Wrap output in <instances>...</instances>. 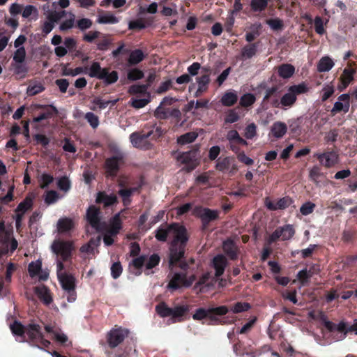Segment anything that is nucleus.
<instances>
[{
    "instance_id": "79ce46f5",
    "label": "nucleus",
    "mask_w": 357,
    "mask_h": 357,
    "mask_svg": "<svg viewBox=\"0 0 357 357\" xmlns=\"http://www.w3.org/2000/svg\"><path fill=\"white\" fill-rule=\"evenodd\" d=\"M350 107L349 102H342L337 101L335 102L333 109L331 110L332 116H335L336 114L343 112L344 114L349 112Z\"/></svg>"
},
{
    "instance_id": "b1692460",
    "label": "nucleus",
    "mask_w": 357,
    "mask_h": 357,
    "mask_svg": "<svg viewBox=\"0 0 357 357\" xmlns=\"http://www.w3.org/2000/svg\"><path fill=\"white\" fill-rule=\"evenodd\" d=\"M75 227V223L73 219L70 218H61L57 222V229L59 234H66Z\"/></svg>"
},
{
    "instance_id": "f03ea898",
    "label": "nucleus",
    "mask_w": 357,
    "mask_h": 357,
    "mask_svg": "<svg viewBox=\"0 0 357 357\" xmlns=\"http://www.w3.org/2000/svg\"><path fill=\"white\" fill-rule=\"evenodd\" d=\"M41 323V321L31 319L27 324H22L20 321L15 320L10 325V329L15 336L21 338L20 342H25L32 347L45 349L49 348L51 342L45 338Z\"/></svg>"
},
{
    "instance_id": "052dcab7",
    "label": "nucleus",
    "mask_w": 357,
    "mask_h": 357,
    "mask_svg": "<svg viewBox=\"0 0 357 357\" xmlns=\"http://www.w3.org/2000/svg\"><path fill=\"white\" fill-rule=\"evenodd\" d=\"M144 73L138 68L131 69L128 73V79L131 81H136L144 77Z\"/></svg>"
},
{
    "instance_id": "f704fd0d",
    "label": "nucleus",
    "mask_w": 357,
    "mask_h": 357,
    "mask_svg": "<svg viewBox=\"0 0 357 357\" xmlns=\"http://www.w3.org/2000/svg\"><path fill=\"white\" fill-rule=\"evenodd\" d=\"M33 204V198L30 196H26L25 199L18 204L15 211L25 213L32 208Z\"/></svg>"
},
{
    "instance_id": "cd10ccee",
    "label": "nucleus",
    "mask_w": 357,
    "mask_h": 357,
    "mask_svg": "<svg viewBox=\"0 0 357 357\" xmlns=\"http://www.w3.org/2000/svg\"><path fill=\"white\" fill-rule=\"evenodd\" d=\"M297 100V97L288 90L287 93L282 96L280 99L281 108L286 109L288 107H292Z\"/></svg>"
},
{
    "instance_id": "4c0bfd02",
    "label": "nucleus",
    "mask_w": 357,
    "mask_h": 357,
    "mask_svg": "<svg viewBox=\"0 0 357 357\" xmlns=\"http://www.w3.org/2000/svg\"><path fill=\"white\" fill-rule=\"evenodd\" d=\"M270 0H251L250 6L251 10L255 13H261L266 10Z\"/></svg>"
},
{
    "instance_id": "a211bd4d",
    "label": "nucleus",
    "mask_w": 357,
    "mask_h": 357,
    "mask_svg": "<svg viewBox=\"0 0 357 357\" xmlns=\"http://www.w3.org/2000/svg\"><path fill=\"white\" fill-rule=\"evenodd\" d=\"M154 116L160 120H165L169 117L180 119L181 113L177 108H165L162 105H159L154 112Z\"/></svg>"
},
{
    "instance_id": "a18cd8bd",
    "label": "nucleus",
    "mask_w": 357,
    "mask_h": 357,
    "mask_svg": "<svg viewBox=\"0 0 357 357\" xmlns=\"http://www.w3.org/2000/svg\"><path fill=\"white\" fill-rule=\"evenodd\" d=\"M146 259V256L143 255L132 260L130 265H132L135 268L138 270V273H136L137 275H140L142 273L141 269L146 264L145 262Z\"/></svg>"
},
{
    "instance_id": "473e14b6",
    "label": "nucleus",
    "mask_w": 357,
    "mask_h": 357,
    "mask_svg": "<svg viewBox=\"0 0 357 357\" xmlns=\"http://www.w3.org/2000/svg\"><path fill=\"white\" fill-rule=\"evenodd\" d=\"M145 58V55L143 52L137 49L132 51L128 58V63L131 66H135L142 61Z\"/></svg>"
},
{
    "instance_id": "bb28decb",
    "label": "nucleus",
    "mask_w": 357,
    "mask_h": 357,
    "mask_svg": "<svg viewBox=\"0 0 357 357\" xmlns=\"http://www.w3.org/2000/svg\"><path fill=\"white\" fill-rule=\"evenodd\" d=\"M259 45V41L252 43H249L245 45L241 50V56L244 59L252 58L256 55L257 49Z\"/></svg>"
},
{
    "instance_id": "de8ad7c7",
    "label": "nucleus",
    "mask_w": 357,
    "mask_h": 357,
    "mask_svg": "<svg viewBox=\"0 0 357 357\" xmlns=\"http://www.w3.org/2000/svg\"><path fill=\"white\" fill-rule=\"evenodd\" d=\"M266 23L273 31H280L284 28V22L280 18H271L266 20Z\"/></svg>"
},
{
    "instance_id": "a19ab883",
    "label": "nucleus",
    "mask_w": 357,
    "mask_h": 357,
    "mask_svg": "<svg viewBox=\"0 0 357 357\" xmlns=\"http://www.w3.org/2000/svg\"><path fill=\"white\" fill-rule=\"evenodd\" d=\"M197 137L198 134L197 132H189L178 137L177 139V142L181 145L187 144L194 142Z\"/></svg>"
},
{
    "instance_id": "1a4fd4ad",
    "label": "nucleus",
    "mask_w": 357,
    "mask_h": 357,
    "mask_svg": "<svg viewBox=\"0 0 357 357\" xmlns=\"http://www.w3.org/2000/svg\"><path fill=\"white\" fill-rule=\"evenodd\" d=\"M313 157L316 158L321 166L331 169L335 167L340 162L337 150L327 149L324 152L314 153Z\"/></svg>"
},
{
    "instance_id": "2f4dec72",
    "label": "nucleus",
    "mask_w": 357,
    "mask_h": 357,
    "mask_svg": "<svg viewBox=\"0 0 357 357\" xmlns=\"http://www.w3.org/2000/svg\"><path fill=\"white\" fill-rule=\"evenodd\" d=\"M333 66L334 62L329 56H323L317 63V70L320 73L328 72Z\"/></svg>"
},
{
    "instance_id": "39448f33",
    "label": "nucleus",
    "mask_w": 357,
    "mask_h": 357,
    "mask_svg": "<svg viewBox=\"0 0 357 357\" xmlns=\"http://www.w3.org/2000/svg\"><path fill=\"white\" fill-rule=\"evenodd\" d=\"M324 326L335 341L344 340L350 332H354L357 335V319H355L354 324L350 326H347L344 321L335 324L331 321L325 320Z\"/></svg>"
},
{
    "instance_id": "6e6d98bb",
    "label": "nucleus",
    "mask_w": 357,
    "mask_h": 357,
    "mask_svg": "<svg viewBox=\"0 0 357 357\" xmlns=\"http://www.w3.org/2000/svg\"><path fill=\"white\" fill-rule=\"evenodd\" d=\"M26 58V50L24 47H21L17 49L14 52L13 61L18 63H22L25 61Z\"/></svg>"
},
{
    "instance_id": "58836bf2",
    "label": "nucleus",
    "mask_w": 357,
    "mask_h": 357,
    "mask_svg": "<svg viewBox=\"0 0 357 357\" xmlns=\"http://www.w3.org/2000/svg\"><path fill=\"white\" fill-rule=\"evenodd\" d=\"M227 139L229 141V143L237 142L242 146L248 145L247 141L243 139L236 130H231L228 131L227 134Z\"/></svg>"
},
{
    "instance_id": "c9c22d12",
    "label": "nucleus",
    "mask_w": 357,
    "mask_h": 357,
    "mask_svg": "<svg viewBox=\"0 0 357 357\" xmlns=\"http://www.w3.org/2000/svg\"><path fill=\"white\" fill-rule=\"evenodd\" d=\"M238 100V96L236 93L229 91L226 92L221 98V103L226 107L233 106Z\"/></svg>"
},
{
    "instance_id": "2eb2a0df",
    "label": "nucleus",
    "mask_w": 357,
    "mask_h": 357,
    "mask_svg": "<svg viewBox=\"0 0 357 357\" xmlns=\"http://www.w3.org/2000/svg\"><path fill=\"white\" fill-rule=\"evenodd\" d=\"M229 312L227 306L222 305L216 307H210L208 309L199 307L195 310V312L192 314V319L194 320L200 321L209 315L210 313H216L218 316H222L226 314Z\"/></svg>"
},
{
    "instance_id": "c756f323",
    "label": "nucleus",
    "mask_w": 357,
    "mask_h": 357,
    "mask_svg": "<svg viewBox=\"0 0 357 357\" xmlns=\"http://www.w3.org/2000/svg\"><path fill=\"white\" fill-rule=\"evenodd\" d=\"M287 131V125L283 122L277 121L274 123L271 127L272 135L275 138L282 137L286 134Z\"/></svg>"
},
{
    "instance_id": "423d86ee",
    "label": "nucleus",
    "mask_w": 357,
    "mask_h": 357,
    "mask_svg": "<svg viewBox=\"0 0 357 357\" xmlns=\"http://www.w3.org/2000/svg\"><path fill=\"white\" fill-rule=\"evenodd\" d=\"M295 234L296 230L294 225L286 224L283 226L278 227L267 238L266 243L271 245L279 240L282 241H289L294 236Z\"/></svg>"
},
{
    "instance_id": "13d9d810",
    "label": "nucleus",
    "mask_w": 357,
    "mask_h": 357,
    "mask_svg": "<svg viewBox=\"0 0 357 357\" xmlns=\"http://www.w3.org/2000/svg\"><path fill=\"white\" fill-rule=\"evenodd\" d=\"M316 207L315 204L311 202H306L300 208V212L303 215L311 214Z\"/></svg>"
},
{
    "instance_id": "6ab92c4d",
    "label": "nucleus",
    "mask_w": 357,
    "mask_h": 357,
    "mask_svg": "<svg viewBox=\"0 0 357 357\" xmlns=\"http://www.w3.org/2000/svg\"><path fill=\"white\" fill-rule=\"evenodd\" d=\"M227 265V259L226 257L222 254H218L213 258L211 266L215 269V277L216 278H219L224 274Z\"/></svg>"
},
{
    "instance_id": "09e8293b",
    "label": "nucleus",
    "mask_w": 357,
    "mask_h": 357,
    "mask_svg": "<svg viewBox=\"0 0 357 357\" xmlns=\"http://www.w3.org/2000/svg\"><path fill=\"white\" fill-rule=\"evenodd\" d=\"M105 77L101 79L103 80L105 84L107 85L115 83L119 79L118 73L115 70H113L111 73H109L108 68H107L105 72Z\"/></svg>"
},
{
    "instance_id": "603ef678",
    "label": "nucleus",
    "mask_w": 357,
    "mask_h": 357,
    "mask_svg": "<svg viewBox=\"0 0 357 357\" xmlns=\"http://www.w3.org/2000/svg\"><path fill=\"white\" fill-rule=\"evenodd\" d=\"M146 263L145 264L146 269L151 270L159 264V263L160 261V257L158 254L154 253V254L151 255L149 257V259L148 260L146 259Z\"/></svg>"
},
{
    "instance_id": "dca6fc26",
    "label": "nucleus",
    "mask_w": 357,
    "mask_h": 357,
    "mask_svg": "<svg viewBox=\"0 0 357 357\" xmlns=\"http://www.w3.org/2000/svg\"><path fill=\"white\" fill-rule=\"evenodd\" d=\"M197 155V150L192 149L179 154L177 157V160L181 163L185 165L187 170L190 172L193 170L196 167Z\"/></svg>"
},
{
    "instance_id": "5fc2aeb1",
    "label": "nucleus",
    "mask_w": 357,
    "mask_h": 357,
    "mask_svg": "<svg viewBox=\"0 0 357 357\" xmlns=\"http://www.w3.org/2000/svg\"><path fill=\"white\" fill-rule=\"evenodd\" d=\"M294 203V200L289 196L278 199L276 202L278 210H284Z\"/></svg>"
},
{
    "instance_id": "69168bd1",
    "label": "nucleus",
    "mask_w": 357,
    "mask_h": 357,
    "mask_svg": "<svg viewBox=\"0 0 357 357\" xmlns=\"http://www.w3.org/2000/svg\"><path fill=\"white\" fill-rule=\"evenodd\" d=\"M321 176L322 173L321 172V168L319 166L314 165L310 169L309 177L312 181L317 183L319 178Z\"/></svg>"
},
{
    "instance_id": "864d4df0",
    "label": "nucleus",
    "mask_w": 357,
    "mask_h": 357,
    "mask_svg": "<svg viewBox=\"0 0 357 357\" xmlns=\"http://www.w3.org/2000/svg\"><path fill=\"white\" fill-rule=\"evenodd\" d=\"M255 96L252 93H245L241 97L240 105L243 107L251 106L255 102Z\"/></svg>"
},
{
    "instance_id": "4d7b16f0",
    "label": "nucleus",
    "mask_w": 357,
    "mask_h": 357,
    "mask_svg": "<svg viewBox=\"0 0 357 357\" xmlns=\"http://www.w3.org/2000/svg\"><path fill=\"white\" fill-rule=\"evenodd\" d=\"M57 185L61 190L68 192L71 188V182L67 176H62L58 180Z\"/></svg>"
},
{
    "instance_id": "4468645a",
    "label": "nucleus",
    "mask_w": 357,
    "mask_h": 357,
    "mask_svg": "<svg viewBox=\"0 0 357 357\" xmlns=\"http://www.w3.org/2000/svg\"><path fill=\"white\" fill-rule=\"evenodd\" d=\"M355 65V62L351 61L348 63V66L343 70L340 75L337 89L343 91L347 86L354 80V75L356 73V69L352 68Z\"/></svg>"
},
{
    "instance_id": "6e6552de",
    "label": "nucleus",
    "mask_w": 357,
    "mask_h": 357,
    "mask_svg": "<svg viewBox=\"0 0 357 357\" xmlns=\"http://www.w3.org/2000/svg\"><path fill=\"white\" fill-rule=\"evenodd\" d=\"M220 212L202 206H196L193 209V215L200 219L202 222V230L205 231L208 228L210 223L219 219Z\"/></svg>"
},
{
    "instance_id": "e2e57ef3",
    "label": "nucleus",
    "mask_w": 357,
    "mask_h": 357,
    "mask_svg": "<svg viewBox=\"0 0 357 357\" xmlns=\"http://www.w3.org/2000/svg\"><path fill=\"white\" fill-rule=\"evenodd\" d=\"M84 118L93 128H96L98 126V116L93 112H87L85 114Z\"/></svg>"
},
{
    "instance_id": "f8f14e48",
    "label": "nucleus",
    "mask_w": 357,
    "mask_h": 357,
    "mask_svg": "<svg viewBox=\"0 0 357 357\" xmlns=\"http://www.w3.org/2000/svg\"><path fill=\"white\" fill-rule=\"evenodd\" d=\"M100 209L94 205L90 206L86 211V220L90 225L97 231H102L105 223L101 222Z\"/></svg>"
},
{
    "instance_id": "f257e3e1",
    "label": "nucleus",
    "mask_w": 357,
    "mask_h": 357,
    "mask_svg": "<svg viewBox=\"0 0 357 357\" xmlns=\"http://www.w3.org/2000/svg\"><path fill=\"white\" fill-rule=\"evenodd\" d=\"M171 232L174 236L169 248V264L170 266H174L183 257L188 241L186 228L178 223H172L165 228L159 227L155 231V237L159 241L166 242L167 236Z\"/></svg>"
},
{
    "instance_id": "0eeeda50",
    "label": "nucleus",
    "mask_w": 357,
    "mask_h": 357,
    "mask_svg": "<svg viewBox=\"0 0 357 357\" xmlns=\"http://www.w3.org/2000/svg\"><path fill=\"white\" fill-rule=\"evenodd\" d=\"M124 162L125 155L121 152L107 158L104 164L105 176L111 178H116Z\"/></svg>"
},
{
    "instance_id": "338daca9",
    "label": "nucleus",
    "mask_w": 357,
    "mask_h": 357,
    "mask_svg": "<svg viewBox=\"0 0 357 357\" xmlns=\"http://www.w3.org/2000/svg\"><path fill=\"white\" fill-rule=\"evenodd\" d=\"M66 14L65 10L61 12H51L48 14L47 18V20L54 24V23L59 22Z\"/></svg>"
},
{
    "instance_id": "9b49d317",
    "label": "nucleus",
    "mask_w": 357,
    "mask_h": 357,
    "mask_svg": "<svg viewBox=\"0 0 357 357\" xmlns=\"http://www.w3.org/2000/svg\"><path fill=\"white\" fill-rule=\"evenodd\" d=\"M52 249L55 254L61 256L63 261H66L71 258L73 244L70 241H54Z\"/></svg>"
},
{
    "instance_id": "f3484780",
    "label": "nucleus",
    "mask_w": 357,
    "mask_h": 357,
    "mask_svg": "<svg viewBox=\"0 0 357 357\" xmlns=\"http://www.w3.org/2000/svg\"><path fill=\"white\" fill-rule=\"evenodd\" d=\"M195 277H192L190 281L186 279V274L183 273H176L173 275L167 284V288L172 291L177 290L182 286H190L194 280Z\"/></svg>"
},
{
    "instance_id": "a878e982",
    "label": "nucleus",
    "mask_w": 357,
    "mask_h": 357,
    "mask_svg": "<svg viewBox=\"0 0 357 357\" xmlns=\"http://www.w3.org/2000/svg\"><path fill=\"white\" fill-rule=\"evenodd\" d=\"M35 293L45 305H48L52 302L50 290L46 287H36L35 288Z\"/></svg>"
},
{
    "instance_id": "bf43d9fd",
    "label": "nucleus",
    "mask_w": 357,
    "mask_h": 357,
    "mask_svg": "<svg viewBox=\"0 0 357 357\" xmlns=\"http://www.w3.org/2000/svg\"><path fill=\"white\" fill-rule=\"evenodd\" d=\"M289 91H291L297 97V95L307 92L308 88L304 83H302L298 85L291 86L289 88Z\"/></svg>"
},
{
    "instance_id": "aec40b11",
    "label": "nucleus",
    "mask_w": 357,
    "mask_h": 357,
    "mask_svg": "<svg viewBox=\"0 0 357 357\" xmlns=\"http://www.w3.org/2000/svg\"><path fill=\"white\" fill-rule=\"evenodd\" d=\"M222 250L225 255L232 261L236 260L238 258L240 252L239 248L231 238H227L222 243Z\"/></svg>"
},
{
    "instance_id": "774afa93",
    "label": "nucleus",
    "mask_w": 357,
    "mask_h": 357,
    "mask_svg": "<svg viewBox=\"0 0 357 357\" xmlns=\"http://www.w3.org/2000/svg\"><path fill=\"white\" fill-rule=\"evenodd\" d=\"M58 199H59L58 192L55 190H50L47 192V194L45 195V202L48 205L52 204L56 202Z\"/></svg>"
},
{
    "instance_id": "680f3d73",
    "label": "nucleus",
    "mask_w": 357,
    "mask_h": 357,
    "mask_svg": "<svg viewBox=\"0 0 357 357\" xmlns=\"http://www.w3.org/2000/svg\"><path fill=\"white\" fill-rule=\"evenodd\" d=\"M230 167V159L226 157L223 159H219L215 165V169L220 172L229 169Z\"/></svg>"
},
{
    "instance_id": "7c9ffc66",
    "label": "nucleus",
    "mask_w": 357,
    "mask_h": 357,
    "mask_svg": "<svg viewBox=\"0 0 357 357\" xmlns=\"http://www.w3.org/2000/svg\"><path fill=\"white\" fill-rule=\"evenodd\" d=\"M149 87L146 84H133L129 87L128 93L131 95L140 94L151 98V93L148 92Z\"/></svg>"
},
{
    "instance_id": "20e7f679",
    "label": "nucleus",
    "mask_w": 357,
    "mask_h": 357,
    "mask_svg": "<svg viewBox=\"0 0 357 357\" xmlns=\"http://www.w3.org/2000/svg\"><path fill=\"white\" fill-rule=\"evenodd\" d=\"M164 132L162 128L157 126L155 123H149L144 126L142 131L130 134V140L134 147L142 150H149L153 145L148 141V139L156 140L162 137Z\"/></svg>"
},
{
    "instance_id": "4be33fe9",
    "label": "nucleus",
    "mask_w": 357,
    "mask_h": 357,
    "mask_svg": "<svg viewBox=\"0 0 357 357\" xmlns=\"http://www.w3.org/2000/svg\"><path fill=\"white\" fill-rule=\"evenodd\" d=\"M96 203L103 204L104 207H109L117 203L116 195L112 194L107 195L105 192H99L97 194Z\"/></svg>"
},
{
    "instance_id": "c03bdc74",
    "label": "nucleus",
    "mask_w": 357,
    "mask_h": 357,
    "mask_svg": "<svg viewBox=\"0 0 357 357\" xmlns=\"http://www.w3.org/2000/svg\"><path fill=\"white\" fill-rule=\"evenodd\" d=\"M238 107L228 110L225 117V123H233L237 122L240 119V114L238 112Z\"/></svg>"
},
{
    "instance_id": "ddd939ff",
    "label": "nucleus",
    "mask_w": 357,
    "mask_h": 357,
    "mask_svg": "<svg viewBox=\"0 0 357 357\" xmlns=\"http://www.w3.org/2000/svg\"><path fill=\"white\" fill-rule=\"evenodd\" d=\"M33 107L36 110H40V114L33 119L34 123L53 118L59 114L57 108L53 105L35 104Z\"/></svg>"
},
{
    "instance_id": "9d476101",
    "label": "nucleus",
    "mask_w": 357,
    "mask_h": 357,
    "mask_svg": "<svg viewBox=\"0 0 357 357\" xmlns=\"http://www.w3.org/2000/svg\"><path fill=\"white\" fill-rule=\"evenodd\" d=\"M58 279L62 289L67 294V301L74 302L77 298L76 278L72 274L63 273L59 275Z\"/></svg>"
},
{
    "instance_id": "72a5a7b5",
    "label": "nucleus",
    "mask_w": 357,
    "mask_h": 357,
    "mask_svg": "<svg viewBox=\"0 0 357 357\" xmlns=\"http://www.w3.org/2000/svg\"><path fill=\"white\" fill-rule=\"evenodd\" d=\"M119 22L118 17L110 12H106L102 15H98L97 22L99 24H114Z\"/></svg>"
},
{
    "instance_id": "8fccbe9b",
    "label": "nucleus",
    "mask_w": 357,
    "mask_h": 357,
    "mask_svg": "<svg viewBox=\"0 0 357 357\" xmlns=\"http://www.w3.org/2000/svg\"><path fill=\"white\" fill-rule=\"evenodd\" d=\"M42 264L40 261H32L29 264L28 271L31 278L38 275L41 271Z\"/></svg>"
},
{
    "instance_id": "49530a36",
    "label": "nucleus",
    "mask_w": 357,
    "mask_h": 357,
    "mask_svg": "<svg viewBox=\"0 0 357 357\" xmlns=\"http://www.w3.org/2000/svg\"><path fill=\"white\" fill-rule=\"evenodd\" d=\"M339 136V130L337 128L331 129L325 133L324 142L326 144H333L337 140Z\"/></svg>"
},
{
    "instance_id": "7ed1b4c3",
    "label": "nucleus",
    "mask_w": 357,
    "mask_h": 357,
    "mask_svg": "<svg viewBox=\"0 0 357 357\" xmlns=\"http://www.w3.org/2000/svg\"><path fill=\"white\" fill-rule=\"evenodd\" d=\"M130 331L116 325L105 335V340H100L99 344L103 347L107 357H128L126 349L119 347L129 335Z\"/></svg>"
},
{
    "instance_id": "37998d69",
    "label": "nucleus",
    "mask_w": 357,
    "mask_h": 357,
    "mask_svg": "<svg viewBox=\"0 0 357 357\" xmlns=\"http://www.w3.org/2000/svg\"><path fill=\"white\" fill-rule=\"evenodd\" d=\"M196 82L198 84V88L203 89L205 91H207L208 89V85L211 82L209 73L202 74L201 76L197 77Z\"/></svg>"
},
{
    "instance_id": "412c9836",
    "label": "nucleus",
    "mask_w": 357,
    "mask_h": 357,
    "mask_svg": "<svg viewBox=\"0 0 357 357\" xmlns=\"http://www.w3.org/2000/svg\"><path fill=\"white\" fill-rule=\"evenodd\" d=\"M153 23V17H148L146 19L139 18L129 22L128 29L132 31H139L151 26Z\"/></svg>"
},
{
    "instance_id": "c85d7f7f",
    "label": "nucleus",
    "mask_w": 357,
    "mask_h": 357,
    "mask_svg": "<svg viewBox=\"0 0 357 357\" xmlns=\"http://www.w3.org/2000/svg\"><path fill=\"white\" fill-rule=\"evenodd\" d=\"M295 72V68L291 64L283 63L278 66V75L283 79L291 77Z\"/></svg>"
},
{
    "instance_id": "0e129e2a",
    "label": "nucleus",
    "mask_w": 357,
    "mask_h": 357,
    "mask_svg": "<svg viewBox=\"0 0 357 357\" xmlns=\"http://www.w3.org/2000/svg\"><path fill=\"white\" fill-rule=\"evenodd\" d=\"M45 90V87L41 84L30 85L27 88V94L30 96H36Z\"/></svg>"
},
{
    "instance_id": "5701e85b",
    "label": "nucleus",
    "mask_w": 357,
    "mask_h": 357,
    "mask_svg": "<svg viewBox=\"0 0 357 357\" xmlns=\"http://www.w3.org/2000/svg\"><path fill=\"white\" fill-rule=\"evenodd\" d=\"M188 305H176L172 307L171 319L173 322H179L183 320V317L188 312Z\"/></svg>"
},
{
    "instance_id": "ea45409f",
    "label": "nucleus",
    "mask_w": 357,
    "mask_h": 357,
    "mask_svg": "<svg viewBox=\"0 0 357 357\" xmlns=\"http://www.w3.org/2000/svg\"><path fill=\"white\" fill-rule=\"evenodd\" d=\"M155 312L162 318L171 316L172 307H169L165 302H160L155 306Z\"/></svg>"
},
{
    "instance_id": "393cba45",
    "label": "nucleus",
    "mask_w": 357,
    "mask_h": 357,
    "mask_svg": "<svg viewBox=\"0 0 357 357\" xmlns=\"http://www.w3.org/2000/svg\"><path fill=\"white\" fill-rule=\"evenodd\" d=\"M106 69V68H102L100 63L94 61L89 68V72L86 71V74H88L91 77L101 79L105 76V72Z\"/></svg>"
},
{
    "instance_id": "3c124183",
    "label": "nucleus",
    "mask_w": 357,
    "mask_h": 357,
    "mask_svg": "<svg viewBox=\"0 0 357 357\" xmlns=\"http://www.w3.org/2000/svg\"><path fill=\"white\" fill-rule=\"evenodd\" d=\"M251 308L250 303L247 302H237L231 308L234 313H241L246 312Z\"/></svg>"
},
{
    "instance_id": "e433bc0d",
    "label": "nucleus",
    "mask_w": 357,
    "mask_h": 357,
    "mask_svg": "<svg viewBox=\"0 0 357 357\" xmlns=\"http://www.w3.org/2000/svg\"><path fill=\"white\" fill-rule=\"evenodd\" d=\"M121 229V220L120 219L119 215L116 214L114 217L111 225L109 228L107 229V232L111 235L116 236Z\"/></svg>"
}]
</instances>
